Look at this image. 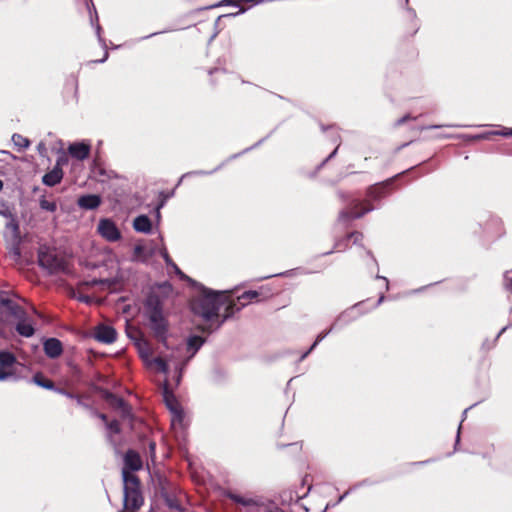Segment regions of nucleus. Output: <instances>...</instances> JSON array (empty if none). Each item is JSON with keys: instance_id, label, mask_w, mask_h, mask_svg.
<instances>
[{"instance_id": "nucleus-58", "label": "nucleus", "mask_w": 512, "mask_h": 512, "mask_svg": "<svg viewBox=\"0 0 512 512\" xmlns=\"http://www.w3.org/2000/svg\"><path fill=\"white\" fill-rule=\"evenodd\" d=\"M408 14L410 17H414L415 16V13L413 10H408Z\"/></svg>"}, {"instance_id": "nucleus-36", "label": "nucleus", "mask_w": 512, "mask_h": 512, "mask_svg": "<svg viewBox=\"0 0 512 512\" xmlns=\"http://www.w3.org/2000/svg\"><path fill=\"white\" fill-rule=\"evenodd\" d=\"M348 238H352L353 242L357 244L359 241L363 239V234L360 232H353L347 236Z\"/></svg>"}, {"instance_id": "nucleus-20", "label": "nucleus", "mask_w": 512, "mask_h": 512, "mask_svg": "<svg viewBox=\"0 0 512 512\" xmlns=\"http://www.w3.org/2000/svg\"><path fill=\"white\" fill-rule=\"evenodd\" d=\"M155 253L154 249H149L143 245H136L134 247L133 258L140 261H146L149 257H151Z\"/></svg>"}, {"instance_id": "nucleus-7", "label": "nucleus", "mask_w": 512, "mask_h": 512, "mask_svg": "<svg viewBox=\"0 0 512 512\" xmlns=\"http://www.w3.org/2000/svg\"><path fill=\"white\" fill-rule=\"evenodd\" d=\"M142 468V460L140 455L134 450H128L124 456V472L133 474L134 471H138Z\"/></svg>"}, {"instance_id": "nucleus-63", "label": "nucleus", "mask_w": 512, "mask_h": 512, "mask_svg": "<svg viewBox=\"0 0 512 512\" xmlns=\"http://www.w3.org/2000/svg\"><path fill=\"white\" fill-rule=\"evenodd\" d=\"M467 411H468V408H466V409L463 411V418H465V417H466Z\"/></svg>"}, {"instance_id": "nucleus-45", "label": "nucleus", "mask_w": 512, "mask_h": 512, "mask_svg": "<svg viewBox=\"0 0 512 512\" xmlns=\"http://www.w3.org/2000/svg\"><path fill=\"white\" fill-rule=\"evenodd\" d=\"M409 118V116H404L402 118H400L399 120H397L396 124L397 125H401L403 124L407 119Z\"/></svg>"}, {"instance_id": "nucleus-53", "label": "nucleus", "mask_w": 512, "mask_h": 512, "mask_svg": "<svg viewBox=\"0 0 512 512\" xmlns=\"http://www.w3.org/2000/svg\"><path fill=\"white\" fill-rule=\"evenodd\" d=\"M507 328H508V326L503 327V328L499 331V333L497 334L496 339H498V338L500 337V335H501V334H502V333H503Z\"/></svg>"}, {"instance_id": "nucleus-4", "label": "nucleus", "mask_w": 512, "mask_h": 512, "mask_svg": "<svg viewBox=\"0 0 512 512\" xmlns=\"http://www.w3.org/2000/svg\"><path fill=\"white\" fill-rule=\"evenodd\" d=\"M97 232L108 242H116L121 239V232L114 221L109 218L100 219Z\"/></svg>"}, {"instance_id": "nucleus-18", "label": "nucleus", "mask_w": 512, "mask_h": 512, "mask_svg": "<svg viewBox=\"0 0 512 512\" xmlns=\"http://www.w3.org/2000/svg\"><path fill=\"white\" fill-rule=\"evenodd\" d=\"M32 382L42 388L48 389V390H55L59 393L66 394L69 397H72L71 394H68L64 392L62 389L55 388L54 383L51 380L45 379L42 374L37 373L33 376Z\"/></svg>"}, {"instance_id": "nucleus-11", "label": "nucleus", "mask_w": 512, "mask_h": 512, "mask_svg": "<svg viewBox=\"0 0 512 512\" xmlns=\"http://www.w3.org/2000/svg\"><path fill=\"white\" fill-rule=\"evenodd\" d=\"M90 149L89 144L78 142L69 145L68 152L73 158L77 160H84L89 156Z\"/></svg>"}, {"instance_id": "nucleus-5", "label": "nucleus", "mask_w": 512, "mask_h": 512, "mask_svg": "<svg viewBox=\"0 0 512 512\" xmlns=\"http://www.w3.org/2000/svg\"><path fill=\"white\" fill-rule=\"evenodd\" d=\"M163 398L166 406L172 413V424L174 425L176 422L180 424L183 420V411L172 392L168 390L167 383H165L163 388Z\"/></svg>"}, {"instance_id": "nucleus-23", "label": "nucleus", "mask_w": 512, "mask_h": 512, "mask_svg": "<svg viewBox=\"0 0 512 512\" xmlns=\"http://www.w3.org/2000/svg\"><path fill=\"white\" fill-rule=\"evenodd\" d=\"M16 363V357L9 351H0V366L11 367Z\"/></svg>"}, {"instance_id": "nucleus-27", "label": "nucleus", "mask_w": 512, "mask_h": 512, "mask_svg": "<svg viewBox=\"0 0 512 512\" xmlns=\"http://www.w3.org/2000/svg\"><path fill=\"white\" fill-rule=\"evenodd\" d=\"M490 135H500V136H504V137H512V128H505L501 131L488 132V133H485L482 135H478V136H476V138L485 139V138H488Z\"/></svg>"}, {"instance_id": "nucleus-28", "label": "nucleus", "mask_w": 512, "mask_h": 512, "mask_svg": "<svg viewBox=\"0 0 512 512\" xmlns=\"http://www.w3.org/2000/svg\"><path fill=\"white\" fill-rule=\"evenodd\" d=\"M151 364H154L157 366L158 370L164 374H166L168 372V364L167 362L161 358V357H156L154 358L152 361H151Z\"/></svg>"}, {"instance_id": "nucleus-35", "label": "nucleus", "mask_w": 512, "mask_h": 512, "mask_svg": "<svg viewBox=\"0 0 512 512\" xmlns=\"http://www.w3.org/2000/svg\"><path fill=\"white\" fill-rule=\"evenodd\" d=\"M213 171L211 172H207V171H203V170H199V171H193V172H188L184 175H182V177L180 178L179 182H178V185L181 183L182 179L186 176H189V175H208V174H211Z\"/></svg>"}, {"instance_id": "nucleus-6", "label": "nucleus", "mask_w": 512, "mask_h": 512, "mask_svg": "<svg viewBox=\"0 0 512 512\" xmlns=\"http://www.w3.org/2000/svg\"><path fill=\"white\" fill-rule=\"evenodd\" d=\"M203 344H204V339L197 335L190 336L187 339V351L191 352V353L182 365L176 366V369L179 370V376H178V380H177L178 382L180 380V377H181V374H182V371H183L185 365L196 354V352L202 347Z\"/></svg>"}, {"instance_id": "nucleus-12", "label": "nucleus", "mask_w": 512, "mask_h": 512, "mask_svg": "<svg viewBox=\"0 0 512 512\" xmlns=\"http://www.w3.org/2000/svg\"><path fill=\"white\" fill-rule=\"evenodd\" d=\"M77 204L82 209L93 210L100 206L101 197L96 194L82 195L78 198Z\"/></svg>"}, {"instance_id": "nucleus-56", "label": "nucleus", "mask_w": 512, "mask_h": 512, "mask_svg": "<svg viewBox=\"0 0 512 512\" xmlns=\"http://www.w3.org/2000/svg\"><path fill=\"white\" fill-rule=\"evenodd\" d=\"M383 301H384V296H383V295H381V296L379 297V299H378V301H377V304H376V305H377V306H378V305H380Z\"/></svg>"}, {"instance_id": "nucleus-46", "label": "nucleus", "mask_w": 512, "mask_h": 512, "mask_svg": "<svg viewBox=\"0 0 512 512\" xmlns=\"http://www.w3.org/2000/svg\"><path fill=\"white\" fill-rule=\"evenodd\" d=\"M237 1H238V4L240 2H249V3H255V4L261 2V0H237Z\"/></svg>"}, {"instance_id": "nucleus-1", "label": "nucleus", "mask_w": 512, "mask_h": 512, "mask_svg": "<svg viewBox=\"0 0 512 512\" xmlns=\"http://www.w3.org/2000/svg\"><path fill=\"white\" fill-rule=\"evenodd\" d=\"M145 317L154 336L166 345L168 321L163 314V302L156 293H150L144 303Z\"/></svg>"}, {"instance_id": "nucleus-32", "label": "nucleus", "mask_w": 512, "mask_h": 512, "mask_svg": "<svg viewBox=\"0 0 512 512\" xmlns=\"http://www.w3.org/2000/svg\"><path fill=\"white\" fill-rule=\"evenodd\" d=\"M504 286L512 293V271L506 272L504 275Z\"/></svg>"}, {"instance_id": "nucleus-50", "label": "nucleus", "mask_w": 512, "mask_h": 512, "mask_svg": "<svg viewBox=\"0 0 512 512\" xmlns=\"http://www.w3.org/2000/svg\"><path fill=\"white\" fill-rule=\"evenodd\" d=\"M233 312L231 313H227V315L224 316V318L222 319V321L217 325L216 328H219L221 326V324L232 314Z\"/></svg>"}, {"instance_id": "nucleus-30", "label": "nucleus", "mask_w": 512, "mask_h": 512, "mask_svg": "<svg viewBox=\"0 0 512 512\" xmlns=\"http://www.w3.org/2000/svg\"><path fill=\"white\" fill-rule=\"evenodd\" d=\"M107 429L109 431L108 438L111 441L112 434L120 433L119 422L114 420V421H111V422L107 423Z\"/></svg>"}, {"instance_id": "nucleus-3", "label": "nucleus", "mask_w": 512, "mask_h": 512, "mask_svg": "<svg viewBox=\"0 0 512 512\" xmlns=\"http://www.w3.org/2000/svg\"><path fill=\"white\" fill-rule=\"evenodd\" d=\"M38 263L43 269L47 270L49 274H56L65 270L63 258L58 257L46 247L40 248L38 252Z\"/></svg>"}, {"instance_id": "nucleus-42", "label": "nucleus", "mask_w": 512, "mask_h": 512, "mask_svg": "<svg viewBox=\"0 0 512 512\" xmlns=\"http://www.w3.org/2000/svg\"><path fill=\"white\" fill-rule=\"evenodd\" d=\"M270 503H274V502H273V501H267V502L265 503V507H264V509H265L266 511H268V512H270V510H274V507H273Z\"/></svg>"}, {"instance_id": "nucleus-40", "label": "nucleus", "mask_w": 512, "mask_h": 512, "mask_svg": "<svg viewBox=\"0 0 512 512\" xmlns=\"http://www.w3.org/2000/svg\"><path fill=\"white\" fill-rule=\"evenodd\" d=\"M339 145L334 149V151L322 162V165H324L327 161H329L331 158H333L338 150Z\"/></svg>"}, {"instance_id": "nucleus-17", "label": "nucleus", "mask_w": 512, "mask_h": 512, "mask_svg": "<svg viewBox=\"0 0 512 512\" xmlns=\"http://www.w3.org/2000/svg\"><path fill=\"white\" fill-rule=\"evenodd\" d=\"M133 228L137 232L149 233L152 228L151 220L146 215H139L133 221Z\"/></svg>"}, {"instance_id": "nucleus-9", "label": "nucleus", "mask_w": 512, "mask_h": 512, "mask_svg": "<svg viewBox=\"0 0 512 512\" xmlns=\"http://www.w3.org/2000/svg\"><path fill=\"white\" fill-rule=\"evenodd\" d=\"M361 205V202L359 201H354L353 203V207L351 208V211L348 212V211H341L340 214H339V219L342 220V221H346V220H349V219H357V218H360L362 217L363 215H365L366 213L372 211L374 209V207L372 205H366L362 208L361 211H358L357 208L358 206Z\"/></svg>"}, {"instance_id": "nucleus-52", "label": "nucleus", "mask_w": 512, "mask_h": 512, "mask_svg": "<svg viewBox=\"0 0 512 512\" xmlns=\"http://www.w3.org/2000/svg\"><path fill=\"white\" fill-rule=\"evenodd\" d=\"M149 448H150V451H151V452H154V451H155V448H156L155 443H154V442H150V444H149Z\"/></svg>"}, {"instance_id": "nucleus-2", "label": "nucleus", "mask_w": 512, "mask_h": 512, "mask_svg": "<svg viewBox=\"0 0 512 512\" xmlns=\"http://www.w3.org/2000/svg\"><path fill=\"white\" fill-rule=\"evenodd\" d=\"M222 292L204 289V294L192 301V312L200 316L204 321L210 322L218 317V311L224 304Z\"/></svg>"}, {"instance_id": "nucleus-38", "label": "nucleus", "mask_w": 512, "mask_h": 512, "mask_svg": "<svg viewBox=\"0 0 512 512\" xmlns=\"http://www.w3.org/2000/svg\"><path fill=\"white\" fill-rule=\"evenodd\" d=\"M68 162V159L66 156H60L57 158L56 165L54 167L61 168L62 165L66 164Z\"/></svg>"}, {"instance_id": "nucleus-43", "label": "nucleus", "mask_w": 512, "mask_h": 512, "mask_svg": "<svg viewBox=\"0 0 512 512\" xmlns=\"http://www.w3.org/2000/svg\"><path fill=\"white\" fill-rule=\"evenodd\" d=\"M270 504L274 507V510H270V512H286L282 508L278 507L275 503H270Z\"/></svg>"}, {"instance_id": "nucleus-61", "label": "nucleus", "mask_w": 512, "mask_h": 512, "mask_svg": "<svg viewBox=\"0 0 512 512\" xmlns=\"http://www.w3.org/2000/svg\"><path fill=\"white\" fill-rule=\"evenodd\" d=\"M236 305H237L236 303H233L232 305H229V306L227 307V310H229V309H233Z\"/></svg>"}, {"instance_id": "nucleus-44", "label": "nucleus", "mask_w": 512, "mask_h": 512, "mask_svg": "<svg viewBox=\"0 0 512 512\" xmlns=\"http://www.w3.org/2000/svg\"><path fill=\"white\" fill-rule=\"evenodd\" d=\"M460 430H461V423L459 424V427H458L455 446H457L459 444V441H460Z\"/></svg>"}, {"instance_id": "nucleus-47", "label": "nucleus", "mask_w": 512, "mask_h": 512, "mask_svg": "<svg viewBox=\"0 0 512 512\" xmlns=\"http://www.w3.org/2000/svg\"><path fill=\"white\" fill-rule=\"evenodd\" d=\"M107 59H108V52H107V51H105L104 57H103L102 59L98 60L97 62H98V63H103V62H105Z\"/></svg>"}, {"instance_id": "nucleus-48", "label": "nucleus", "mask_w": 512, "mask_h": 512, "mask_svg": "<svg viewBox=\"0 0 512 512\" xmlns=\"http://www.w3.org/2000/svg\"><path fill=\"white\" fill-rule=\"evenodd\" d=\"M104 281L103 280H96V279H93L89 284L90 285H97V284H100V283H103Z\"/></svg>"}, {"instance_id": "nucleus-10", "label": "nucleus", "mask_w": 512, "mask_h": 512, "mask_svg": "<svg viewBox=\"0 0 512 512\" xmlns=\"http://www.w3.org/2000/svg\"><path fill=\"white\" fill-rule=\"evenodd\" d=\"M44 352L49 358H57L63 352L62 343L57 338H49L43 344Z\"/></svg>"}, {"instance_id": "nucleus-57", "label": "nucleus", "mask_w": 512, "mask_h": 512, "mask_svg": "<svg viewBox=\"0 0 512 512\" xmlns=\"http://www.w3.org/2000/svg\"><path fill=\"white\" fill-rule=\"evenodd\" d=\"M160 33H161V32H155V33H152V34H150V35H148V36L143 37V39L150 38V37L155 36V35L160 34Z\"/></svg>"}, {"instance_id": "nucleus-64", "label": "nucleus", "mask_w": 512, "mask_h": 512, "mask_svg": "<svg viewBox=\"0 0 512 512\" xmlns=\"http://www.w3.org/2000/svg\"><path fill=\"white\" fill-rule=\"evenodd\" d=\"M286 273H279V274H275L274 276H282V275H285Z\"/></svg>"}, {"instance_id": "nucleus-33", "label": "nucleus", "mask_w": 512, "mask_h": 512, "mask_svg": "<svg viewBox=\"0 0 512 512\" xmlns=\"http://www.w3.org/2000/svg\"><path fill=\"white\" fill-rule=\"evenodd\" d=\"M9 379L17 380L18 377L13 372L1 371L0 370V381H5Z\"/></svg>"}, {"instance_id": "nucleus-31", "label": "nucleus", "mask_w": 512, "mask_h": 512, "mask_svg": "<svg viewBox=\"0 0 512 512\" xmlns=\"http://www.w3.org/2000/svg\"><path fill=\"white\" fill-rule=\"evenodd\" d=\"M110 397H112L114 399L115 404L119 408H121L124 413H128L129 412V407H128V405L126 404V402L122 398L112 396L111 394H110Z\"/></svg>"}, {"instance_id": "nucleus-22", "label": "nucleus", "mask_w": 512, "mask_h": 512, "mask_svg": "<svg viewBox=\"0 0 512 512\" xmlns=\"http://www.w3.org/2000/svg\"><path fill=\"white\" fill-rule=\"evenodd\" d=\"M386 190H387L386 185L372 186L368 190V196H369V198H372L374 200H379L382 197L386 196Z\"/></svg>"}, {"instance_id": "nucleus-29", "label": "nucleus", "mask_w": 512, "mask_h": 512, "mask_svg": "<svg viewBox=\"0 0 512 512\" xmlns=\"http://www.w3.org/2000/svg\"><path fill=\"white\" fill-rule=\"evenodd\" d=\"M169 267H171L175 271V273L179 276L181 280H185L192 285H196V282L189 276L184 274L174 262Z\"/></svg>"}, {"instance_id": "nucleus-25", "label": "nucleus", "mask_w": 512, "mask_h": 512, "mask_svg": "<svg viewBox=\"0 0 512 512\" xmlns=\"http://www.w3.org/2000/svg\"><path fill=\"white\" fill-rule=\"evenodd\" d=\"M12 141L20 150L28 148L30 144L29 140L20 134H13Z\"/></svg>"}, {"instance_id": "nucleus-41", "label": "nucleus", "mask_w": 512, "mask_h": 512, "mask_svg": "<svg viewBox=\"0 0 512 512\" xmlns=\"http://www.w3.org/2000/svg\"><path fill=\"white\" fill-rule=\"evenodd\" d=\"M78 300L81 301V302H84V303H90L91 302V298L89 296H86V295L79 296Z\"/></svg>"}, {"instance_id": "nucleus-49", "label": "nucleus", "mask_w": 512, "mask_h": 512, "mask_svg": "<svg viewBox=\"0 0 512 512\" xmlns=\"http://www.w3.org/2000/svg\"><path fill=\"white\" fill-rule=\"evenodd\" d=\"M245 11H246L245 9L241 8L238 12L233 13V14H228L227 16H236V15L244 13Z\"/></svg>"}, {"instance_id": "nucleus-59", "label": "nucleus", "mask_w": 512, "mask_h": 512, "mask_svg": "<svg viewBox=\"0 0 512 512\" xmlns=\"http://www.w3.org/2000/svg\"><path fill=\"white\" fill-rule=\"evenodd\" d=\"M38 149H39V150H42V149H43V150H45V146H44V144H43V143H40V144L38 145Z\"/></svg>"}, {"instance_id": "nucleus-39", "label": "nucleus", "mask_w": 512, "mask_h": 512, "mask_svg": "<svg viewBox=\"0 0 512 512\" xmlns=\"http://www.w3.org/2000/svg\"><path fill=\"white\" fill-rule=\"evenodd\" d=\"M222 5H234V6H238V1L237 0H222L221 2H219L216 6H222Z\"/></svg>"}, {"instance_id": "nucleus-26", "label": "nucleus", "mask_w": 512, "mask_h": 512, "mask_svg": "<svg viewBox=\"0 0 512 512\" xmlns=\"http://www.w3.org/2000/svg\"><path fill=\"white\" fill-rule=\"evenodd\" d=\"M39 205L42 210L48 212H55L57 210V204L55 201H49L44 196L39 199Z\"/></svg>"}, {"instance_id": "nucleus-13", "label": "nucleus", "mask_w": 512, "mask_h": 512, "mask_svg": "<svg viewBox=\"0 0 512 512\" xmlns=\"http://www.w3.org/2000/svg\"><path fill=\"white\" fill-rule=\"evenodd\" d=\"M63 179V171L62 168L53 167L52 170L44 174L42 177V182L44 185L53 187L61 182Z\"/></svg>"}, {"instance_id": "nucleus-14", "label": "nucleus", "mask_w": 512, "mask_h": 512, "mask_svg": "<svg viewBox=\"0 0 512 512\" xmlns=\"http://www.w3.org/2000/svg\"><path fill=\"white\" fill-rule=\"evenodd\" d=\"M228 496L232 501L242 506H256L258 508H264L266 503L261 498H246L233 493H230Z\"/></svg>"}, {"instance_id": "nucleus-19", "label": "nucleus", "mask_w": 512, "mask_h": 512, "mask_svg": "<svg viewBox=\"0 0 512 512\" xmlns=\"http://www.w3.org/2000/svg\"><path fill=\"white\" fill-rule=\"evenodd\" d=\"M161 496L162 498L164 499L166 505L170 508V509H174V510H177V511H180V512H184V510L182 509L181 505L179 504V501L177 500V498L168 493L166 490L162 489L161 490Z\"/></svg>"}, {"instance_id": "nucleus-16", "label": "nucleus", "mask_w": 512, "mask_h": 512, "mask_svg": "<svg viewBox=\"0 0 512 512\" xmlns=\"http://www.w3.org/2000/svg\"><path fill=\"white\" fill-rule=\"evenodd\" d=\"M0 302L9 310L10 314L14 316L16 319H22L26 317L25 310L12 300L5 298L1 299Z\"/></svg>"}, {"instance_id": "nucleus-15", "label": "nucleus", "mask_w": 512, "mask_h": 512, "mask_svg": "<svg viewBox=\"0 0 512 512\" xmlns=\"http://www.w3.org/2000/svg\"><path fill=\"white\" fill-rule=\"evenodd\" d=\"M15 329L21 336L26 338L32 337L35 333L34 326L32 322L27 319V316L18 319Z\"/></svg>"}, {"instance_id": "nucleus-62", "label": "nucleus", "mask_w": 512, "mask_h": 512, "mask_svg": "<svg viewBox=\"0 0 512 512\" xmlns=\"http://www.w3.org/2000/svg\"><path fill=\"white\" fill-rule=\"evenodd\" d=\"M218 71H219V69H218V68H215V69H213V70H210V71H209V73H210V74H213L214 72H218Z\"/></svg>"}, {"instance_id": "nucleus-55", "label": "nucleus", "mask_w": 512, "mask_h": 512, "mask_svg": "<svg viewBox=\"0 0 512 512\" xmlns=\"http://www.w3.org/2000/svg\"><path fill=\"white\" fill-rule=\"evenodd\" d=\"M98 417H99L101 420H103V421H106V420H107V417H106V415H105V414L99 413V414H98Z\"/></svg>"}, {"instance_id": "nucleus-37", "label": "nucleus", "mask_w": 512, "mask_h": 512, "mask_svg": "<svg viewBox=\"0 0 512 512\" xmlns=\"http://www.w3.org/2000/svg\"><path fill=\"white\" fill-rule=\"evenodd\" d=\"M95 29H96V34H97V37H98L99 42L101 43V45H102L104 48H106V44H105L104 40H103V39H102V37H101V27H100V25H99V24H97V25H96V27H95Z\"/></svg>"}, {"instance_id": "nucleus-21", "label": "nucleus", "mask_w": 512, "mask_h": 512, "mask_svg": "<svg viewBox=\"0 0 512 512\" xmlns=\"http://www.w3.org/2000/svg\"><path fill=\"white\" fill-rule=\"evenodd\" d=\"M259 293L255 290H250L244 292L237 299V302L240 306L236 307V310L239 311L242 307L246 306L248 303L252 302L254 299L258 298Z\"/></svg>"}, {"instance_id": "nucleus-51", "label": "nucleus", "mask_w": 512, "mask_h": 512, "mask_svg": "<svg viewBox=\"0 0 512 512\" xmlns=\"http://www.w3.org/2000/svg\"><path fill=\"white\" fill-rule=\"evenodd\" d=\"M377 278L378 279H383L385 281V285H386V289H388V279L386 277H383V276H380V275H377Z\"/></svg>"}, {"instance_id": "nucleus-8", "label": "nucleus", "mask_w": 512, "mask_h": 512, "mask_svg": "<svg viewBox=\"0 0 512 512\" xmlns=\"http://www.w3.org/2000/svg\"><path fill=\"white\" fill-rule=\"evenodd\" d=\"M95 339L101 343L110 344L116 340V330L107 325H99L95 330Z\"/></svg>"}, {"instance_id": "nucleus-60", "label": "nucleus", "mask_w": 512, "mask_h": 512, "mask_svg": "<svg viewBox=\"0 0 512 512\" xmlns=\"http://www.w3.org/2000/svg\"><path fill=\"white\" fill-rule=\"evenodd\" d=\"M348 314V312H344L338 319V321L342 320L344 317H346V315Z\"/></svg>"}, {"instance_id": "nucleus-54", "label": "nucleus", "mask_w": 512, "mask_h": 512, "mask_svg": "<svg viewBox=\"0 0 512 512\" xmlns=\"http://www.w3.org/2000/svg\"><path fill=\"white\" fill-rule=\"evenodd\" d=\"M441 126L439 125H430V126H426L424 127L423 129H434V128H440Z\"/></svg>"}, {"instance_id": "nucleus-24", "label": "nucleus", "mask_w": 512, "mask_h": 512, "mask_svg": "<svg viewBox=\"0 0 512 512\" xmlns=\"http://www.w3.org/2000/svg\"><path fill=\"white\" fill-rule=\"evenodd\" d=\"M336 324H334L328 331L320 333L317 337L314 343L311 345L308 351H306L300 358V360L305 359L308 354L324 339L327 337V335L334 329Z\"/></svg>"}, {"instance_id": "nucleus-34", "label": "nucleus", "mask_w": 512, "mask_h": 512, "mask_svg": "<svg viewBox=\"0 0 512 512\" xmlns=\"http://www.w3.org/2000/svg\"><path fill=\"white\" fill-rule=\"evenodd\" d=\"M160 255L163 257L167 266H170L173 263L165 247L160 249Z\"/></svg>"}]
</instances>
